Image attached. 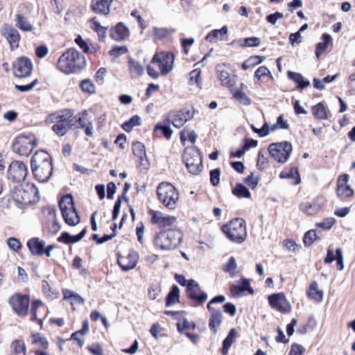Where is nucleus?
Returning <instances> with one entry per match:
<instances>
[{"instance_id": "473e14b6", "label": "nucleus", "mask_w": 355, "mask_h": 355, "mask_svg": "<svg viewBox=\"0 0 355 355\" xmlns=\"http://www.w3.org/2000/svg\"><path fill=\"white\" fill-rule=\"evenodd\" d=\"M132 153L135 157L138 158L140 164H144V162L146 161V153L144 145L139 141H135L132 146Z\"/></svg>"}, {"instance_id": "c756f323", "label": "nucleus", "mask_w": 355, "mask_h": 355, "mask_svg": "<svg viewBox=\"0 0 355 355\" xmlns=\"http://www.w3.org/2000/svg\"><path fill=\"white\" fill-rule=\"evenodd\" d=\"M128 35V28L121 22L110 29V36L116 41L124 40Z\"/></svg>"}, {"instance_id": "7c9ffc66", "label": "nucleus", "mask_w": 355, "mask_h": 355, "mask_svg": "<svg viewBox=\"0 0 355 355\" xmlns=\"http://www.w3.org/2000/svg\"><path fill=\"white\" fill-rule=\"evenodd\" d=\"M87 230L83 229L78 234L71 236L67 232H63L58 238V241L64 243H73L80 241L85 235Z\"/></svg>"}, {"instance_id": "37998d69", "label": "nucleus", "mask_w": 355, "mask_h": 355, "mask_svg": "<svg viewBox=\"0 0 355 355\" xmlns=\"http://www.w3.org/2000/svg\"><path fill=\"white\" fill-rule=\"evenodd\" d=\"M141 124V118L135 115L131 117L128 121H125L123 123L122 128L126 132H130L132 128L135 126L139 125Z\"/></svg>"}, {"instance_id": "f257e3e1", "label": "nucleus", "mask_w": 355, "mask_h": 355, "mask_svg": "<svg viewBox=\"0 0 355 355\" xmlns=\"http://www.w3.org/2000/svg\"><path fill=\"white\" fill-rule=\"evenodd\" d=\"M86 65L85 57L75 49H69L58 59V69L65 74L80 72Z\"/></svg>"}, {"instance_id": "8fccbe9b", "label": "nucleus", "mask_w": 355, "mask_h": 355, "mask_svg": "<svg viewBox=\"0 0 355 355\" xmlns=\"http://www.w3.org/2000/svg\"><path fill=\"white\" fill-rule=\"evenodd\" d=\"M87 116L88 112L87 111L85 110L73 117V119H76V121L78 123L79 127L83 128L89 125L88 122H92L87 119Z\"/></svg>"}, {"instance_id": "a18cd8bd", "label": "nucleus", "mask_w": 355, "mask_h": 355, "mask_svg": "<svg viewBox=\"0 0 355 355\" xmlns=\"http://www.w3.org/2000/svg\"><path fill=\"white\" fill-rule=\"evenodd\" d=\"M236 268L237 264L236 259L233 257H231L227 263L223 267V270L228 272L231 277H234L237 273Z\"/></svg>"}, {"instance_id": "052dcab7", "label": "nucleus", "mask_w": 355, "mask_h": 355, "mask_svg": "<svg viewBox=\"0 0 355 355\" xmlns=\"http://www.w3.org/2000/svg\"><path fill=\"white\" fill-rule=\"evenodd\" d=\"M334 223L335 219L334 218H327L320 223H317L315 226L323 230H329L331 228Z\"/></svg>"}, {"instance_id": "72a5a7b5", "label": "nucleus", "mask_w": 355, "mask_h": 355, "mask_svg": "<svg viewBox=\"0 0 355 355\" xmlns=\"http://www.w3.org/2000/svg\"><path fill=\"white\" fill-rule=\"evenodd\" d=\"M321 39L322 42L318 43L315 48V55L317 58H319L321 56V55L325 51L328 46V44L332 40L331 36L327 33L322 34Z\"/></svg>"}, {"instance_id": "c85d7f7f", "label": "nucleus", "mask_w": 355, "mask_h": 355, "mask_svg": "<svg viewBox=\"0 0 355 355\" xmlns=\"http://www.w3.org/2000/svg\"><path fill=\"white\" fill-rule=\"evenodd\" d=\"M241 88H236L232 85L230 86V91L233 97L240 103L248 105L251 103L250 98L242 91L243 87H247L243 83L241 84Z\"/></svg>"}, {"instance_id": "774afa93", "label": "nucleus", "mask_w": 355, "mask_h": 355, "mask_svg": "<svg viewBox=\"0 0 355 355\" xmlns=\"http://www.w3.org/2000/svg\"><path fill=\"white\" fill-rule=\"evenodd\" d=\"M304 347L297 344H293L291 346L289 355H302V353L304 352Z\"/></svg>"}, {"instance_id": "6ab92c4d", "label": "nucleus", "mask_w": 355, "mask_h": 355, "mask_svg": "<svg viewBox=\"0 0 355 355\" xmlns=\"http://www.w3.org/2000/svg\"><path fill=\"white\" fill-rule=\"evenodd\" d=\"M139 254L134 250H130L126 255H118L117 262L123 271L133 269L137 264Z\"/></svg>"}, {"instance_id": "20e7f679", "label": "nucleus", "mask_w": 355, "mask_h": 355, "mask_svg": "<svg viewBox=\"0 0 355 355\" xmlns=\"http://www.w3.org/2000/svg\"><path fill=\"white\" fill-rule=\"evenodd\" d=\"M39 191L33 183H24L15 186L11 191L10 196L14 201L19 204L28 205L38 199Z\"/></svg>"}, {"instance_id": "338daca9", "label": "nucleus", "mask_w": 355, "mask_h": 355, "mask_svg": "<svg viewBox=\"0 0 355 355\" xmlns=\"http://www.w3.org/2000/svg\"><path fill=\"white\" fill-rule=\"evenodd\" d=\"M33 343L39 345L42 347L47 348L49 345V342L47 339L44 337L41 336L40 334L33 336Z\"/></svg>"}, {"instance_id": "6e6552de", "label": "nucleus", "mask_w": 355, "mask_h": 355, "mask_svg": "<svg viewBox=\"0 0 355 355\" xmlns=\"http://www.w3.org/2000/svg\"><path fill=\"white\" fill-rule=\"evenodd\" d=\"M59 207L65 223L70 226H75L80 223V217L73 203L71 194L64 196L59 202Z\"/></svg>"}, {"instance_id": "f03ea898", "label": "nucleus", "mask_w": 355, "mask_h": 355, "mask_svg": "<svg viewBox=\"0 0 355 355\" xmlns=\"http://www.w3.org/2000/svg\"><path fill=\"white\" fill-rule=\"evenodd\" d=\"M45 123H54L52 130L60 137L64 136L73 125V111L65 109L51 113L46 116Z\"/></svg>"}, {"instance_id": "412c9836", "label": "nucleus", "mask_w": 355, "mask_h": 355, "mask_svg": "<svg viewBox=\"0 0 355 355\" xmlns=\"http://www.w3.org/2000/svg\"><path fill=\"white\" fill-rule=\"evenodd\" d=\"M269 304L280 312H286L289 309V303L283 293H275L268 296Z\"/></svg>"}, {"instance_id": "4d7b16f0", "label": "nucleus", "mask_w": 355, "mask_h": 355, "mask_svg": "<svg viewBox=\"0 0 355 355\" xmlns=\"http://www.w3.org/2000/svg\"><path fill=\"white\" fill-rule=\"evenodd\" d=\"M7 244L10 250H12L14 252H18L21 248V244L20 241L14 237H10L7 240Z\"/></svg>"}, {"instance_id": "9d476101", "label": "nucleus", "mask_w": 355, "mask_h": 355, "mask_svg": "<svg viewBox=\"0 0 355 355\" xmlns=\"http://www.w3.org/2000/svg\"><path fill=\"white\" fill-rule=\"evenodd\" d=\"M220 304H222V295L214 297L207 306L210 312L209 327L214 333L217 331L222 322V313L219 306Z\"/></svg>"}, {"instance_id": "ddd939ff", "label": "nucleus", "mask_w": 355, "mask_h": 355, "mask_svg": "<svg viewBox=\"0 0 355 355\" xmlns=\"http://www.w3.org/2000/svg\"><path fill=\"white\" fill-rule=\"evenodd\" d=\"M46 218L43 225V232L49 236L57 234L61 229L56 215V209L53 207H47L44 210Z\"/></svg>"}, {"instance_id": "e2e57ef3", "label": "nucleus", "mask_w": 355, "mask_h": 355, "mask_svg": "<svg viewBox=\"0 0 355 355\" xmlns=\"http://www.w3.org/2000/svg\"><path fill=\"white\" fill-rule=\"evenodd\" d=\"M336 265L339 270H343L344 268V258L341 248H337L336 250Z\"/></svg>"}, {"instance_id": "dca6fc26", "label": "nucleus", "mask_w": 355, "mask_h": 355, "mask_svg": "<svg viewBox=\"0 0 355 355\" xmlns=\"http://www.w3.org/2000/svg\"><path fill=\"white\" fill-rule=\"evenodd\" d=\"M152 63H157L162 75H166L173 68L174 55L169 52H161L155 54Z\"/></svg>"}, {"instance_id": "13d9d810", "label": "nucleus", "mask_w": 355, "mask_h": 355, "mask_svg": "<svg viewBox=\"0 0 355 355\" xmlns=\"http://www.w3.org/2000/svg\"><path fill=\"white\" fill-rule=\"evenodd\" d=\"M67 293H70L69 291H64V298L68 299L70 298L71 300V304H83L84 303L83 299L76 293H71L70 295H67Z\"/></svg>"}, {"instance_id": "39448f33", "label": "nucleus", "mask_w": 355, "mask_h": 355, "mask_svg": "<svg viewBox=\"0 0 355 355\" xmlns=\"http://www.w3.org/2000/svg\"><path fill=\"white\" fill-rule=\"evenodd\" d=\"M223 233L232 242L243 243L247 238L246 223L241 218H236L223 225Z\"/></svg>"}, {"instance_id": "cd10ccee", "label": "nucleus", "mask_w": 355, "mask_h": 355, "mask_svg": "<svg viewBox=\"0 0 355 355\" xmlns=\"http://www.w3.org/2000/svg\"><path fill=\"white\" fill-rule=\"evenodd\" d=\"M193 117V113L188 111H180L178 112L171 116L172 124L174 127L180 128L184 125V124L190 119Z\"/></svg>"}, {"instance_id": "3c124183", "label": "nucleus", "mask_w": 355, "mask_h": 355, "mask_svg": "<svg viewBox=\"0 0 355 355\" xmlns=\"http://www.w3.org/2000/svg\"><path fill=\"white\" fill-rule=\"evenodd\" d=\"M201 71L198 69H195L189 73V83L191 85L196 83L197 86L201 88V80L200 77Z\"/></svg>"}, {"instance_id": "f704fd0d", "label": "nucleus", "mask_w": 355, "mask_h": 355, "mask_svg": "<svg viewBox=\"0 0 355 355\" xmlns=\"http://www.w3.org/2000/svg\"><path fill=\"white\" fill-rule=\"evenodd\" d=\"M288 77L289 79L297 83L298 87L300 89H304L310 85V82L308 80L304 79V78L299 73L288 71Z\"/></svg>"}, {"instance_id": "e433bc0d", "label": "nucleus", "mask_w": 355, "mask_h": 355, "mask_svg": "<svg viewBox=\"0 0 355 355\" xmlns=\"http://www.w3.org/2000/svg\"><path fill=\"white\" fill-rule=\"evenodd\" d=\"M308 295L309 297L315 300L318 302L322 300L323 293L322 291L318 288V284L316 282H313L310 284Z\"/></svg>"}, {"instance_id": "58836bf2", "label": "nucleus", "mask_w": 355, "mask_h": 355, "mask_svg": "<svg viewBox=\"0 0 355 355\" xmlns=\"http://www.w3.org/2000/svg\"><path fill=\"white\" fill-rule=\"evenodd\" d=\"M16 26L21 31H31L33 29L32 24L24 16L18 14L15 19Z\"/></svg>"}, {"instance_id": "49530a36", "label": "nucleus", "mask_w": 355, "mask_h": 355, "mask_svg": "<svg viewBox=\"0 0 355 355\" xmlns=\"http://www.w3.org/2000/svg\"><path fill=\"white\" fill-rule=\"evenodd\" d=\"M313 115L318 119H326L327 118L324 106L321 103H318L312 107Z\"/></svg>"}, {"instance_id": "f3484780", "label": "nucleus", "mask_w": 355, "mask_h": 355, "mask_svg": "<svg viewBox=\"0 0 355 355\" xmlns=\"http://www.w3.org/2000/svg\"><path fill=\"white\" fill-rule=\"evenodd\" d=\"M187 295L196 305L202 304L207 299V294L201 290L199 284L193 279L188 282Z\"/></svg>"}, {"instance_id": "423d86ee", "label": "nucleus", "mask_w": 355, "mask_h": 355, "mask_svg": "<svg viewBox=\"0 0 355 355\" xmlns=\"http://www.w3.org/2000/svg\"><path fill=\"white\" fill-rule=\"evenodd\" d=\"M183 238L179 230L169 229L162 231L155 239V245L162 250H170L177 248Z\"/></svg>"}, {"instance_id": "f8f14e48", "label": "nucleus", "mask_w": 355, "mask_h": 355, "mask_svg": "<svg viewBox=\"0 0 355 355\" xmlns=\"http://www.w3.org/2000/svg\"><path fill=\"white\" fill-rule=\"evenodd\" d=\"M37 145L34 136L20 135L12 144L13 150L22 156H28Z\"/></svg>"}, {"instance_id": "79ce46f5", "label": "nucleus", "mask_w": 355, "mask_h": 355, "mask_svg": "<svg viewBox=\"0 0 355 355\" xmlns=\"http://www.w3.org/2000/svg\"><path fill=\"white\" fill-rule=\"evenodd\" d=\"M175 31L173 29H168L166 28L153 27V35L157 39H164L171 35Z\"/></svg>"}, {"instance_id": "a211bd4d", "label": "nucleus", "mask_w": 355, "mask_h": 355, "mask_svg": "<svg viewBox=\"0 0 355 355\" xmlns=\"http://www.w3.org/2000/svg\"><path fill=\"white\" fill-rule=\"evenodd\" d=\"M27 174V166L22 162L13 161L8 167V177L15 182H20L24 180Z\"/></svg>"}, {"instance_id": "aec40b11", "label": "nucleus", "mask_w": 355, "mask_h": 355, "mask_svg": "<svg viewBox=\"0 0 355 355\" xmlns=\"http://www.w3.org/2000/svg\"><path fill=\"white\" fill-rule=\"evenodd\" d=\"M10 303L18 315H24L27 313L29 305V299L27 296L15 295L10 299Z\"/></svg>"}, {"instance_id": "c03bdc74", "label": "nucleus", "mask_w": 355, "mask_h": 355, "mask_svg": "<svg viewBox=\"0 0 355 355\" xmlns=\"http://www.w3.org/2000/svg\"><path fill=\"white\" fill-rule=\"evenodd\" d=\"M337 194L340 198H347L354 194V191L347 184L338 185Z\"/></svg>"}, {"instance_id": "bb28decb", "label": "nucleus", "mask_w": 355, "mask_h": 355, "mask_svg": "<svg viewBox=\"0 0 355 355\" xmlns=\"http://www.w3.org/2000/svg\"><path fill=\"white\" fill-rule=\"evenodd\" d=\"M322 198H317L313 203L304 202L300 205V209L305 214L313 216L316 214L321 209Z\"/></svg>"}, {"instance_id": "7ed1b4c3", "label": "nucleus", "mask_w": 355, "mask_h": 355, "mask_svg": "<svg viewBox=\"0 0 355 355\" xmlns=\"http://www.w3.org/2000/svg\"><path fill=\"white\" fill-rule=\"evenodd\" d=\"M31 168L38 181H48L53 172L52 161L49 154L44 150L35 153L31 159Z\"/></svg>"}, {"instance_id": "2f4dec72", "label": "nucleus", "mask_w": 355, "mask_h": 355, "mask_svg": "<svg viewBox=\"0 0 355 355\" xmlns=\"http://www.w3.org/2000/svg\"><path fill=\"white\" fill-rule=\"evenodd\" d=\"M128 69L132 78H137L144 73V67L132 58L128 60Z\"/></svg>"}, {"instance_id": "b1692460", "label": "nucleus", "mask_w": 355, "mask_h": 355, "mask_svg": "<svg viewBox=\"0 0 355 355\" xmlns=\"http://www.w3.org/2000/svg\"><path fill=\"white\" fill-rule=\"evenodd\" d=\"M27 247L33 255L42 256L44 254L45 241L38 237H33L27 242Z\"/></svg>"}, {"instance_id": "de8ad7c7", "label": "nucleus", "mask_w": 355, "mask_h": 355, "mask_svg": "<svg viewBox=\"0 0 355 355\" xmlns=\"http://www.w3.org/2000/svg\"><path fill=\"white\" fill-rule=\"evenodd\" d=\"M233 193L239 198H249L250 192L246 187L242 184H238L233 189Z\"/></svg>"}, {"instance_id": "864d4df0", "label": "nucleus", "mask_w": 355, "mask_h": 355, "mask_svg": "<svg viewBox=\"0 0 355 355\" xmlns=\"http://www.w3.org/2000/svg\"><path fill=\"white\" fill-rule=\"evenodd\" d=\"M80 87L84 92L93 94L95 92L96 87L94 83L89 79H85L80 83Z\"/></svg>"}, {"instance_id": "0e129e2a", "label": "nucleus", "mask_w": 355, "mask_h": 355, "mask_svg": "<svg viewBox=\"0 0 355 355\" xmlns=\"http://www.w3.org/2000/svg\"><path fill=\"white\" fill-rule=\"evenodd\" d=\"M220 171L219 168H216L210 171V182L213 186H216L220 182Z\"/></svg>"}, {"instance_id": "680f3d73", "label": "nucleus", "mask_w": 355, "mask_h": 355, "mask_svg": "<svg viewBox=\"0 0 355 355\" xmlns=\"http://www.w3.org/2000/svg\"><path fill=\"white\" fill-rule=\"evenodd\" d=\"M37 83H38L37 79H35L33 81H32L29 84L24 85H15V87L18 91H19L21 92H26L32 90L36 86V85Z\"/></svg>"}, {"instance_id": "09e8293b", "label": "nucleus", "mask_w": 355, "mask_h": 355, "mask_svg": "<svg viewBox=\"0 0 355 355\" xmlns=\"http://www.w3.org/2000/svg\"><path fill=\"white\" fill-rule=\"evenodd\" d=\"M11 348L14 351L13 355H25L26 347L23 342L15 340L12 343Z\"/></svg>"}, {"instance_id": "0eeeda50", "label": "nucleus", "mask_w": 355, "mask_h": 355, "mask_svg": "<svg viewBox=\"0 0 355 355\" xmlns=\"http://www.w3.org/2000/svg\"><path fill=\"white\" fill-rule=\"evenodd\" d=\"M157 196L159 201L166 208L173 209L179 200V193L175 187L169 182H163L157 187Z\"/></svg>"}, {"instance_id": "6e6d98bb", "label": "nucleus", "mask_w": 355, "mask_h": 355, "mask_svg": "<svg viewBox=\"0 0 355 355\" xmlns=\"http://www.w3.org/2000/svg\"><path fill=\"white\" fill-rule=\"evenodd\" d=\"M260 39L257 37H247L243 40V43L241 46L245 47L257 46L260 44Z\"/></svg>"}, {"instance_id": "bf43d9fd", "label": "nucleus", "mask_w": 355, "mask_h": 355, "mask_svg": "<svg viewBox=\"0 0 355 355\" xmlns=\"http://www.w3.org/2000/svg\"><path fill=\"white\" fill-rule=\"evenodd\" d=\"M294 175H297V180L295 182V184H299L300 182V178L298 173V170L296 167H292L290 169L289 172L282 171L280 173V178H293Z\"/></svg>"}, {"instance_id": "1a4fd4ad", "label": "nucleus", "mask_w": 355, "mask_h": 355, "mask_svg": "<svg viewBox=\"0 0 355 355\" xmlns=\"http://www.w3.org/2000/svg\"><path fill=\"white\" fill-rule=\"evenodd\" d=\"M183 160L190 173L197 175L202 171L203 168L202 156L196 147L186 148L183 155Z\"/></svg>"}, {"instance_id": "69168bd1", "label": "nucleus", "mask_w": 355, "mask_h": 355, "mask_svg": "<svg viewBox=\"0 0 355 355\" xmlns=\"http://www.w3.org/2000/svg\"><path fill=\"white\" fill-rule=\"evenodd\" d=\"M219 36H222V28L215 29L206 36V40L210 42H216Z\"/></svg>"}, {"instance_id": "603ef678", "label": "nucleus", "mask_w": 355, "mask_h": 355, "mask_svg": "<svg viewBox=\"0 0 355 355\" xmlns=\"http://www.w3.org/2000/svg\"><path fill=\"white\" fill-rule=\"evenodd\" d=\"M319 239L316 234V232L313 230H309L304 234L303 241L305 246H311L313 241Z\"/></svg>"}, {"instance_id": "5701e85b", "label": "nucleus", "mask_w": 355, "mask_h": 355, "mask_svg": "<svg viewBox=\"0 0 355 355\" xmlns=\"http://www.w3.org/2000/svg\"><path fill=\"white\" fill-rule=\"evenodd\" d=\"M46 315V307L40 300L34 301L31 305V320L37 321L39 324H42V319Z\"/></svg>"}, {"instance_id": "ea45409f", "label": "nucleus", "mask_w": 355, "mask_h": 355, "mask_svg": "<svg viewBox=\"0 0 355 355\" xmlns=\"http://www.w3.org/2000/svg\"><path fill=\"white\" fill-rule=\"evenodd\" d=\"M237 337V331L235 329H232L229 332L226 338L223 340V355L227 352L228 349L232 344L235 341Z\"/></svg>"}, {"instance_id": "9b49d317", "label": "nucleus", "mask_w": 355, "mask_h": 355, "mask_svg": "<svg viewBox=\"0 0 355 355\" xmlns=\"http://www.w3.org/2000/svg\"><path fill=\"white\" fill-rule=\"evenodd\" d=\"M292 150V145L288 141L273 143L268 147L271 157L279 163H284L288 160Z\"/></svg>"}, {"instance_id": "4be33fe9", "label": "nucleus", "mask_w": 355, "mask_h": 355, "mask_svg": "<svg viewBox=\"0 0 355 355\" xmlns=\"http://www.w3.org/2000/svg\"><path fill=\"white\" fill-rule=\"evenodd\" d=\"M149 213L151 216V222L160 227L172 225L176 221L175 217L166 216L158 211L150 210Z\"/></svg>"}, {"instance_id": "4c0bfd02", "label": "nucleus", "mask_w": 355, "mask_h": 355, "mask_svg": "<svg viewBox=\"0 0 355 355\" xmlns=\"http://www.w3.org/2000/svg\"><path fill=\"white\" fill-rule=\"evenodd\" d=\"M265 59L264 56L253 55L250 57L242 64V69L248 70L254 66L261 63Z\"/></svg>"}, {"instance_id": "2eb2a0df", "label": "nucleus", "mask_w": 355, "mask_h": 355, "mask_svg": "<svg viewBox=\"0 0 355 355\" xmlns=\"http://www.w3.org/2000/svg\"><path fill=\"white\" fill-rule=\"evenodd\" d=\"M33 69V62L27 57L18 58L12 64L13 73L18 78L29 76L32 73Z\"/></svg>"}, {"instance_id": "5fc2aeb1", "label": "nucleus", "mask_w": 355, "mask_h": 355, "mask_svg": "<svg viewBox=\"0 0 355 355\" xmlns=\"http://www.w3.org/2000/svg\"><path fill=\"white\" fill-rule=\"evenodd\" d=\"M288 127L289 125L287 121L284 120L283 115H280L278 116L276 123L271 126V131H274L277 128L288 129Z\"/></svg>"}, {"instance_id": "a878e982", "label": "nucleus", "mask_w": 355, "mask_h": 355, "mask_svg": "<svg viewBox=\"0 0 355 355\" xmlns=\"http://www.w3.org/2000/svg\"><path fill=\"white\" fill-rule=\"evenodd\" d=\"M3 35L10 43L12 49L18 47L20 36L16 29L8 26H5L3 29Z\"/></svg>"}, {"instance_id": "393cba45", "label": "nucleus", "mask_w": 355, "mask_h": 355, "mask_svg": "<svg viewBox=\"0 0 355 355\" xmlns=\"http://www.w3.org/2000/svg\"><path fill=\"white\" fill-rule=\"evenodd\" d=\"M113 0H92V8L98 14L107 15L110 12V6Z\"/></svg>"}, {"instance_id": "4468645a", "label": "nucleus", "mask_w": 355, "mask_h": 355, "mask_svg": "<svg viewBox=\"0 0 355 355\" xmlns=\"http://www.w3.org/2000/svg\"><path fill=\"white\" fill-rule=\"evenodd\" d=\"M230 289L231 294L235 298H239L246 295V294L252 295L254 289L250 286V281L247 278H241L240 279L230 283Z\"/></svg>"}, {"instance_id": "a19ab883", "label": "nucleus", "mask_w": 355, "mask_h": 355, "mask_svg": "<svg viewBox=\"0 0 355 355\" xmlns=\"http://www.w3.org/2000/svg\"><path fill=\"white\" fill-rule=\"evenodd\" d=\"M179 293L180 290L178 287L175 285H173L172 289L168 293L166 297V306H169L172 304H175L179 300Z\"/></svg>"}, {"instance_id": "c9c22d12", "label": "nucleus", "mask_w": 355, "mask_h": 355, "mask_svg": "<svg viewBox=\"0 0 355 355\" xmlns=\"http://www.w3.org/2000/svg\"><path fill=\"white\" fill-rule=\"evenodd\" d=\"M169 123V120H166L164 121V124L162 123H157L154 128V132L155 135H158L159 131H161L166 139H169L171 137L173 131L168 125Z\"/></svg>"}]
</instances>
